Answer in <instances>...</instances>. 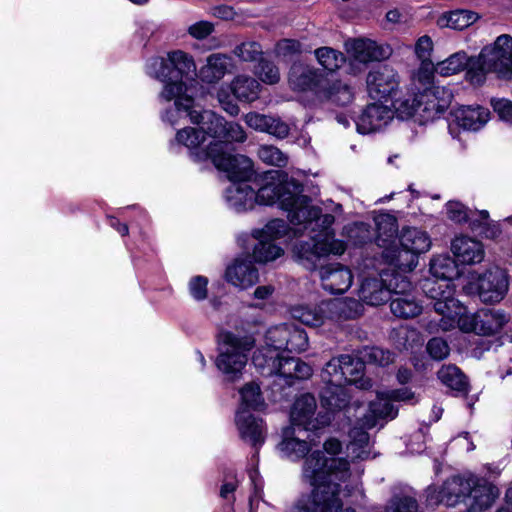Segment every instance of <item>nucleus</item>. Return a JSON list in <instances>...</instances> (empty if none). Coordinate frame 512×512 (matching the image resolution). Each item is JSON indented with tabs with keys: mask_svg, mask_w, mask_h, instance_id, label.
<instances>
[{
	"mask_svg": "<svg viewBox=\"0 0 512 512\" xmlns=\"http://www.w3.org/2000/svg\"><path fill=\"white\" fill-rule=\"evenodd\" d=\"M304 230L311 232L308 241H300L295 245V253L301 263L309 270H315L318 262L330 255H341L345 251L343 242L333 239L332 224L323 227L322 221L307 220L299 223Z\"/></svg>",
	"mask_w": 512,
	"mask_h": 512,
	"instance_id": "5",
	"label": "nucleus"
},
{
	"mask_svg": "<svg viewBox=\"0 0 512 512\" xmlns=\"http://www.w3.org/2000/svg\"><path fill=\"white\" fill-rule=\"evenodd\" d=\"M319 274L323 289L331 294H343L352 285L351 271L340 263L320 266Z\"/></svg>",
	"mask_w": 512,
	"mask_h": 512,
	"instance_id": "22",
	"label": "nucleus"
},
{
	"mask_svg": "<svg viewBox=\"0 0 512 512\" xmlns=\"http://www.w3.org/2000/svg\"><path fill=\"white\" fill-rule=\"evenodd\" d=\"M472 69L469 71L471 85L475 88L484 85L488 73L497 78L512 79V36L502 34L482 48L477 56H472Z\"/></svg>",
	"mask_w": 512,
	"mask_h": 512,
	"instance_id": "4",
	"label": "nucleus"
},
{
	"mask_svg": "<svg viewBox=\"0 0 512 512\" xmlns=\"http://www.w3.org/2000/svg\"><path fill=\"white\" fill-rule=\"evenodd\" d=\"M259 82L249 76H237L231 83L233 95L242 102H252L258 98Z\"/></svg>",
	"mask_w": 512,
	"mask_h": 512,
	"instance_id": "39",
	"label": "nucleus"
},
{
	"mask_svg": "<svg viewBox=\"0 0 512 512\" xmlns=\"http://www.w3.org/2000/svg\"><path fill=\"white\" fill-rule=\"evenodd\" d=\"M317 402L311 393L297 397L290 411L291 423L305 431L317 432L330 425V412H319L316 416Z\"/></svg>",
	"mask_w": 512,
	"mask_h": 512,
	"instance_id": "15",
	"label": "nucleus"
},
{
	"mask_svg": "<svg viewBox=\"0 0 512 512\" xmlns=\"http://www.w3.org/2000/svg\"><path fill=\"white\" fill-rule=\"evenodd\" d=\"M151 65L155 77L165 83L159 97L164 101L174 99L178 107L189 109L193 97L186 94L187 86L183 79L197 76L193 57L182 50H174L167 53V58H154Z\"/></svg>",
	"mask_w": 512,
	"mask_h": 512,
	"instance_id": "3",
	"label": "nucleus"
},
{
	"mask_svg": "<svg viewBox=\"0 0 512 512\" xmlns=\"http://www.w3.org/2000/svg\"><path fill=\"white\" fill-rule=\"evenodd\" d=\"M438 279L426 278L421 282V289L425 296L431 300L434 311L445 317L459 315L455 309L459 307V301L454 297L455 286L450 282L440 284Z\"/></svg>",
	"mask_w": 512,
	"mask_h": 512,
	"instance_id": "18",
	"label": "nucleus"
},
{
	"mask_svg": "<svg viewBox=\"0 0 512 512\" xmlns=\"http://www.w3.org/2000/svg\"><path fill=\"white\" fill-rule=\"evenodd\" d=\"M365 362L356 356L342 355V384H353L359 389L368 390L372 387V381L364 377Z\"/></svg>",
	"mask_w": 512,
	"mask_h": 512,
	"instance_id": "27",
	"label": "nucleus"
},
{
	"mask_svg": "<svg viewBox=\"0 0 512 512\" xmlns=\"http://www.w3.org/2000/svg\"><path fill=\"white\" fill-rule=\"evenodd\" d=\"M206 137L202 129L186 127L179 130L176 133V141L190 149V157L192 158V152L197 150H206V148H200V144L205 141Z\"/></svg>",
	"mask_w": 512,
	"mask_h": 512,
	"instance_id": "43",
	"label": "nucleus"
},
{
	"mask_svg": "<svg viewBox=\"0 0 512 512\" xmlns=\"http://www.w3.org/2000/svg\"><path fill=\"white\" fill-rule=\"evenodd\" d=\"M433 50V42L430 36H421L415 44V53L420 61L423 59H431V52Z\"/></svg>",
	"mask_w": 512,
	"mask_h": 512,
	"instance_id": "62",
	"label": "nucleus"
},
{
	"mask_svg": "<svg viewBox=\"0 0 512 512\" xmlns=\"http://www.w3.org/2000/svg\"><path fill=\"white\" fill-rule=\"evenodd\" d=\"M349 437L351 439L350 446L358 449L365 448L369 443V434L363 429L359 427H354L349 432Z\"/></svg>",
	"mask_w": 512,
	"mask_h": 512,
	"instance_id": "64",
	"label": "nucleus"
},
{
	"mask_svg": "<svg viewBox=\"0 0 512 512\" xmlns=\"http://www.w3.org/2000/svg\"><path fill=\"white\" fill-rule=\"evenodd\" d=\"M490 105L499 119L512 124V101L505 98H491Z\"/></svg>",
	"mask_w": 512,
	"mask_h": 512,
	"instance_id": "58",
	"label": "nucleus"
},
{
	"mask_svg": "<svg viewBox=\"0 0 512 512\" xmlns=\"http://www.w3.org/2000/svg\"><path fill=\"white\" fill-rule=\"evenodd\" d=\"M318 62L329 72L340 68L345 61L344 55L330 47H321L315 50Z\"/></svg>",
	"mask_w": 512,
	"mask_h": 512,
	"instance_id": "45",
	"label": "nucleus"
},
{
	"mask_svg": "<svg viewBox=\"0 0 512 512\" xmlns=\"http://www.w3.org/2000/svg\"><path fill=\"white\" fill-rule=\"evenodd\" d=\"M225 279L236 287L247 289L258 282L259 274L251 260L237 258L226 268Z\"/></svg>",
	"mask_w": 512,
	"mask_h": 512,
	"instance_id": "25",
	"label": "nucleus"
},
{
	"mask_svg": "<svg viewBox=\"0 0 512 512\" xmlns=\"http://www.w3.org/2000/svg\"><path fill=\"white\" fill-rule=\"evenodd\" d=\"M450 249L465 270L468 265L480 263L485 256L483 243L463 234L456 236L451 241Z\"/></svg>",
	"mask_w": 512,
	"mask_h": 512,
	"instance_id": "23",
	"label": "nucleus"
},
{
	"mask_svg": "<svg viewBox=\"0 0 512 512\" xmlns=\"http://www.w3.org/2000/svg\"><path fill=\"white\" fill-rule=\"evenodd\" d=\"M349 461L344 458L326 456L323 451H314L303 462L302 475L305 480H343L350 476Z\"/></svg>",
	"mask_w": 512,
	"mask_h": 512,
	"instance_id": "12",
	"label": "nucleus"
},
{
	"mask_svg": "<svg viewBox=\"0 0 512 512\" xmlns=\"http://www.w3.org/2000/svg\"><path fill=\"white\" fill-rule=\"evenodd\" d=\"M346 51L353 61L368 65L379 62L382 59L383 51L375 41L370 39H353L345 43Z\"/></svg>",
	"mask_w": 512,
	"mask_h": 512,
	"instance_id": "30",
	"label": "nucleus"
},
{
	"mask_svg": "<svg viewBox=\"0 0 512 512\" xmlns=\"http://www.w3.org/2000/svg\"><path fill=\"white\" fill-rule=\"evenodd\" d=\"M386 268V292L389 293L386 304L389 302L390 311L394 317L410 319L422 312L411 294L412 282L405 273Z\"/></svg>",
	"mask_w": 512,
	"mask_h": 512,
	"instance_id": "9",
	"label": "nucleus"
},
{
	"mask_svg": "<svg viewBox=\"0 0 512 512\" xmlns=\"http://www.w3.org/2000/svg\"><path fill=\"white\" fill-rule=\"evenodd\" d=\"M321 404L327 409L326 412L342 410L349 404V395L343 384L325 383L320 392Z\"/></svg>",
	"mask_w": 512,
	"mask_h": 512,
	"instance_id": "35",
	"label": "nucleus"
},
{
	"mask_svg": "<svg viewBox=\"0 0 512 512\" xmlns=\"http://www.w3.org/2000/svg\"><path fill=\"white\" fill-rule=\"evenodd\" d=\"M294 434L293 426L285 427L282 430V441L278 444V448L287 457L300 459L308 454L311 447L307 441L295 437Z\"/></svg>",
	"mask_w": 512,
	"mask_h": 512,
	"instance_id": "37",
	"label": "nucleus"
},
{
	"mask_svg": "<svg viewBox=\"0 0 512 512\" xmlns=\"http://www.w3.org/2000/svg\"><path fill=\"white\" fill-rule=\"evenodd\" d=\"M472 56L465 51H458L444 61L437 63V73L441 76H450L465 70V79L471 84L469 71L472 69Z\"/></svg>",
	"mask_w": 512,
	"mask_h": 512,
	"instance_id": "36",
	"label": "nucleus"
},
{
	"mask_svg": "<svg viewBox=\"0 0 512 512\" xmlns=\"http://www.w3.org/2000/svg\"><path fill=\"white\" fill-rule=\"evenodd\" d=\"M284 221L274 219L268 222L262 230H256L253 235L258 240L253 247V259L258 263H267L280 257L284 251L274 243L284 232Z\"/></svg>",
	"mask_w": 512,
	"mask_h": 512,
	"instance_id": "17",
	"label": "nucleus"
},
{
	"mask_svg": "<svg viewBox=\"0 0 512 512\" xmlns=\"http://www.w3.org/2000/svg\"><path fill=\"white\" fill-rule=\"evenodd\" d=\"M255 74L262 82L267 84H276L280 79L278 67L272 61L263 57L255 66Z\"/></svg>",
	"mask_w": 512,
	"mask_h": 512,
	"instance_id": "49",
	"label": "nucleus"
},
{
	"mask_svg": "<svg viewBox=\"0 0 512 512\" xmlns=\"http://www.w3.org/2000/svg\"><path fill=\"white\" fill-rule=\"evenodd\" d=\"M480 18V15L472 10L456 9L443 13L437 24L440 27H449L454 30H464Z\"/></svg>",
	"mask_w": 512,
	"mask_h": 512,
	"instance_id": "38",
	"label": "nucleus"
},
{
	"mask_svg": "<svg viewBox=\"0 0 512 512\" xmlns=\"http://www.w3.org/2000/svg\"><path fill=\"white\" fill-rule=\"evenodd\" d=\"M204 135L217 138L225 144V142H244L246 133L243 127L236 122H228L224 117L216 114L211 110L205 111L204 124L201 126Z\"/></svg>",
	"mask_w": 512,
	"mask_h": 512,
	"instance_id": "19",
	"label": "nucleus"
},
{
	"mask_svg": "<svg viewBox=\"0 0 512 512\" xmlns=\"http://www.w3.org/2000/svg\"><path fill=\"white\" fill-rule=\"evenodd\" d=\"M230 57L221 53H213L207 58V63L199 70L197 76L206 83H215L221 80L230 66Z\"/></svg>",
	"mask_w": 512,
	"mask_h": 512,
	"instance_id": "34",
	"label": "nucleus"
},
{
	"mask_svg": "<svg viewBox=\"0 0 512 512\" xmlns=\"http://www.w3.org/2000/svg\"><path fill=\"white\" fill-rule=\"evenodd\" d=\"M318 99L339 107H347L354 100V90L341 80L327 79Z\"/></svg>",
	"mask_w": 512,
	"mask_h": 512,
	"instance_id": "31",
	"label": "nucleus"
},
{
	"mask_svg": "<svg viewBox=\"0 0 512 512\" xmlns=\"http://www.w3.org/2000/svg\"><path fill=\"white\" fill-rule=\"evenodd\" d=\"M442 384L454 390L457 395L468 396L470 384L468 377L455 364L443 365L437 372Z\"/></svg>",
	"mask_w": 512,
	"mask_h": 512,
	"instance_id": "33",
	"label": "nucleus"
},
{
	"mask_svg": "<svg viewBox=\"0 0 512 512\" xmlns=\"http://www.w3.org/2000/svg\"><path fill=\"white\" fill-rule=\"evenodd\" d=\"M429 272L434 278L450 283L466 273L464 266L449 253L434 255L429 261Z\"/></svg>",
	"mask_w": 512,
	"mask_h": 512,
	"instance_id": "26",
	"label": "nucleus"
},
{
	"mask_svg": "<svg viewBox=\"0 0 512 512\" xmlns=\"http://www.w3.org/2000/svg\"><path fill=\"white\" fill-rule=\"evenodd\" d=\"M447 217L456 224H464L469 221L471 210L463 203L450 200L446 203Z\"/></svg>",
	"mask_w": 512,
	"mask_h": 512,
	"instance_id": "54",
	"label": "nucleus"
},
{
	"mask_svg": "<svg viewBox=\"0 0 512 512\" xmlns=\"http://www.w3.org/2000/svg\"><path fill=\"white\" fill-rule=\"evenodd\" d=\"M468 281L463 291L476 296L482 303L496 304L501 302L509 290V274L498 265H490L484 270H468Z\"/></svg>",
	"mask_w": 512,
	"mask_h": 512,
	"instance_id": "7",
	"label": "nucleus"
},
{
	"mask_svg": "<svg viewBox=\"0 0 512 512\" xmlns=\"http://www.w3.org/2000/svg\"><path fill=\"white\" fill-rule=\"evenodd\" d=\"M234 53L238 56L242 61L246 62H254L260 61L262 58L263 50L261 45L258 42H243L240 45L236 46L234 49Z\"/></svg>",
	"mask_w": 512,
	"mask_h": 512,
	"instance_id": "51",
	"label": "nucleus"
},
{
	"mask_svg": "<svg viewBox=\"0 0 512 512\" xmlns=\"http://www.w3.org/2000/svg\"><path fill=\"white\" fill-rule=\"evenodd\" d=\"M342 372V355L336 358H332L326 363L322 370V380L324 383H340L342 384V378L340 373Z\"/></svg>",
	"mask_w": 512,
	"mask_h": 512,
	"instance_id": "56",
	"label": "nucleus"
},
{
	"mask_svg": "<svg viewBox=\"0 0 512 512\" xmlns=\"http://www.w3.org/2000/svg\"><path fill=\"white\" fill-rule=\"evenodd\" d=\"M286 336V350L290 353H301L307 350L309 342L308 336L304 329L296 326L289 325L288 332H285Z\"/></svg>",
	"mask_w": 512,
	"mask_h": 512,
	"instance_id": "44",
	"label": "nucleus"
},
{
	"mask_svg": "<svg viewBox=\"0 0 512 512\" xmlns=\"http://www.w3.org/2000/svg\"><path fill=\"white\" fill-rule=\"evenodd\" d=\"M384 281L375 278H366L361 285V298L371 306H378L384 303Z\"/></svg>",
	"mask_w": 512,
	"mask_h": 512,
	"instance_id": "42",
	"label": "nucleus"
},
{
	"mask_svg": "<svg viewBox=\"0 0 512 512\" xmlns=\"http://www.w3.org/2000/svg\"><path fill=\"white\" fill-rule=\"evenodd\" d=\"M445 485L458 484V482H443ZM466 484L467 496L473 499L470 510L482 512L488 509L499 496V489L493 482H459L460 486Z\"/></svg>",
	"mask_w": 512,
	"mask_h": 512,
	"instance_id": "24",
	"label": "nucleus"
},
{
	"mask_svg": "<svg viewBox=\"0 0 512 512\" xmlns=\"http://www.w3.org/2000/svg\"><path fill=\"white\" fill-rule=\"evenodd\" d=\"M298 358L283 356L279 353L276 354V357H270L269 361H271V369L269 375L277 374L285 379L287 385L293 384V376L295 365Z\"/></svg>",
	"mask_w": 512,
	"mask_h": 512,
	"instance_id": "41",
	"label": "nucleus"
},
{
	"mask_svg": "<svg viewBox=\"0 0 512 512\" xmlns=\"http://www.w3.org/2000/svg\"><path fill=\"white\" fill-rule=\"evenodd\" d=\"M425 350L429 358L434 361H442L450 354V347L442 337H432L428 340Z\"/></svg>",
	"mask_w": 512,
	"mask_h": 512,
	"instance_id": "50",
	"label": "nucleus"
},
{
	"mask_svg": "<svg viewBox=\"0 0 512 512\" xmlns=\"http://www.w3.org/2000/svg\"><path fill=\"white\" fill-rule=\"evenodd\" d=\"M490 117V110L479 104H456L448 111L447 116H444L448 122L451 134H453L455 128H462L467 131H478L485 126Z\"/></svg>",
	"mask_w": 512,
	"mask_h": 512,
	"instance_id": "16",
	"label": "nucleus"
},
{
	"mask_svg": "<svg viewBox=\"0 0 512 512\" xmlns=\"http://www.w3.org/2000/svg\"><path fill=\"white\" fill-rule=\"evenodd\" d=\"M392 74H388V65H386V86L389 88L386 90V102L391 100V107L393 114L399 120H408L411 117H415V122L418 123L419 112L421 107L415 99L417 98L418 91L413 93V98L401 99L396 97V88L400 82V76L397 72L391 69Z\"/></svg>",
	"mask_w": 512,
	"mask_h": 512,
	"instance_id": "20",
	"label": "nucleus"
},
{
	"mask_svg": "<svg viewBox=\"0 0 512 512\" xmlns=\"http://www.w3.org/2000/svg\"><path fill=\"white\" fill-rule=\"evenodd\" d=\"M225 147L223 142H211L206 150L192 152V159L198 163L211 161L232 183L251 181L255 176L252 160L245 155L228 153Z\"/></svg>",
	"mask_w": 512,
	"mask_h": 512,
	"instance_id": "6",
	"label": "nucleus"
},
{
	"mask_svg": "<svg viewBox=\"0 0 512 512\" xmlns=\"http://www.w3.org/2000/svg\"><path fill=\"white\" fill-rule=\"evenodd\" d=\"M323 312L324 309L322 307L319 309L304 308L297 317L307 326L319 327L324 323L325 316Z\"/></svg>",
	"mask_w": 512,
	"mask_h": 512,
	"instance_id": "59",
	"label": "nucleus"
},
{
	"mask_svg": "<svg viewBox=\"0 0 512 512\" xmlns=\"http://www.w3.org/2000/svg\"><path fill=\"white\" fill-rule=\"evenodd\" d=\"M246 123L249 127L278 139H284L290 133L289 125L279 117L251 112L246 115Z\"/></svg>",
	"mask_w": 512,
	"mask_h": 512,
	"instance_id": "29",
	"label": "nucleus"
},
{
	"mask_svg": "<svg viewBox=\"0 0 512 512\" xmlns=\"http://www.w3.org/2000/svg\"><path fill=\"white\" fill-rule=\"evenodd\" d=\"M257 191V204L273 205L279 203L281 209L288 212V219L292 224H299L307 220L322 221L323 227L333 224L335 217L332 214H322V209L311 205V198L304 195L303 185L290 178L282 170H269L253 177Z\"/></svg>",
	"mask_w": 512,
	"mask_h": 512,
	"instance_id": "1",
	"label": "nucleus"
},
{
	"mask_svg": "<svg viewBox=\"0 0 512 512\" xmlns=\"http://www.w3.org/2000/svg\"><path fill=\"white\" fill-rule=\"evenodd\" d=\"M289 324H282L273 328H270L266 333L267 344L274 349V351L286 350V336L285 332H288Z\"/></svg>",
	"mask_w": 512,
	"mask_h": 512,
	"instance_id": "53",
	"label": "nucleus"
},
{
	"mask_svg": "<svg viewBox=\"0 0 512 512\" xmlns=\"http://www.w3.org/2000/svg\"><path fill=\"white\" fill-rule=\"evenodd\" d=\"M259 158L268 165L283 168L288 163V156L273 145H262L258 149Z\"/></svg>",
	"mask_w": 512,
	"mask_h": 512,
	"instance_id": "47",
	"label": "nucleus"
},
{
	"mask_svg": "<svg viewBox=\"0 0 512 512\" xmlns=\"http://www.w3.org/2000/svg\"><path fill=\"white\" fill-rule=\"evenodd\" d=\"M237 425L242 439L257 447L264 443L263 420L253 414L240 412L236 416Z\"/></svg>",
	"mask_w": 512,
	"mask_h": 512,
	"instance_id": "32",
	"label": "nucleus"
},
{
	"mask_svg": "<svg viewBox=\"0 0 512 512\" xmlns=\"http://www.w3.org/2000/svg\"><path fill=\"white\" fill-rule=\"evenodd\" d=\"M242 404L247 409L256 410L264 404L260 387L254 383L245 384L240 390Z\"/></svg>",
	"mask_w": 512,
	"mask_h": 512,
	"instance_id": "48",
	"label": "nucleus"
},
{
	"mask_svg": "<svg viewBox=\"0 0 512 512\" xmlns=\"http://www.w3.org/2000/svg\"><path fill=\"white\" fill-rule=\"evenodd\" d=\"M446 473L445 480H487L485 476L479 477L472 472L458 473L450 465L444 466L438 459H434V472L435 476L439 477L440 473Z\"/></svg>",
	"mask_w": 512,
	"mask_h": 512,
	"instance_id": "52",
	"label": "nucleus"
},
{
	"mask_svg": "<svg viewBox=\"0 0 512 512\" xmlns=\"http://www.w3.org/2000/svg\"><path fill=\"white\" fill-rule=\"evenodd\" d=\"M278 55L287 57L301 53V44L294 39H282L276 45Z\"/></svg>",
	"mask_w": 512,
	"mask_h": 512,
	"instance_id": "60",
	"label": "nucleus"
},
{
	"mask_svg": "<svg viewBox=\"0 0 512 512\" xmlns=\"http://www.w3.org/2000/svg\"><path fill=\"white\" fill-rule=\"evenodd\" d=\"M228 204L237 212L252 210L257 204L255 188L247 182L232 183L225 190Z\"/></svg>",
	"mask_w": 512,
	"mask_h": 512,
	"instance_id": "28",
	"label": "nucleus"
},
{
	"mask_svg": "<svg viewBox=\"0 0 512 512\" xmlns=\"http://www.w3.org/2000/svg\"><path fill=\"white\" fill-rule=\"evenodd\" d=\"M399 213L386 211V268L408 274L416 268L420 256L431 249L432 239L419 227L403 225L400 229Z\"/></svg>",
	"mask_w": 512,
	"mask_h": 512,
	"instance_id": "2",
	"label": "nucleus"
},
{
	"mask_svg": "<svg viewBox=\"0 0 512 512\" xmlns=\"http://www.w3.org/2000/svg\"><path fill=\"white\" fill-rule=\"evenodd\" d=\"M310 495L302 496L289 512H340L339 482H316Z\"/></svg>",
	"mask_w": 512,
	"mask_h": 512,
	"instance_id": "11",
	"label": "nucleus"
},
{
	"mask_svg": "<svg viewBox=\"0 0 512 512\" xmlns=\"http://www.w3.org/2000/svg\"><path fill=\"white\" fill-rule=\"evenodd\" d=\"M459 311L458 327L462 332L491 336L498 333L508 322L506 315L492 308H482L475 313H468L466 308Z\"/></svg>",
	"mask_w": 512,
	"mask_h": 512,
	"instance_id": "14",
	"label": "nucleus"
},
{
	"mask_svg": "<svg viewBox=\"0 0 512 512\" xmlns=\"http://www.w3.org/2000/svg\"><path fill=\"white\" fill-rule=\"evenodd\" d=\"M349 240L354 246H363L372 242L375 231L371 225L364 222H356L347 229Z\"/></svg>",
	"mask_w": 512,
	"mask_h": 512,
	"instance_id": "46",
	"label": "nucleus"
},
{
	"mask_svg": "<svg viewBox=\"0 0 512 512\" xmlns=\"http://www.w3.org/2000/svg\"><path fill=\"white\" fill-rule=\"evenodd\" d=\"M252 347L248 338L226 331L219 335V354L215 365L229 382L241 378L242 371L247 364V351Z\"/></svg>",
	"mask_w": 512,
	"mask_h": 512,
	"instance_id": "8",
	"label": "nucleus"
},
{
	"mask_svg": "<svg viewBox=\"0 0 512 512\" xmlns=\"http://www.w3.org/2000/svg\"><path fill=\"white\" fill-rule=\"evenodd\" d=\"M214 31V25L208 21H199L188 28V33L195 39L203 40Z\"/></svg>",
	"mask_w": 512,
	"mask_h": 512,
	"instance_id": "61",
	"label": "nucleus"
},
{
	"mask_svg": "<svg viewBox=\"0 0 512 512\" xmlns=\"http://www.w3.org/2000/svg\"><path fill=\"white\" fill-rule=\"evenodd\" d=\"M327 76L314 67L293 65L289 72V83L294 90L312 91L319 98Z\"/></svg>",
	"mask_w": 512,
	"mask_h": 512,
	"instance_id": "21",
	"label": "nucleus"
},
{
	"mask_svg": "<svg viewBox=\"0 0 512 512\" xmlns=\"http://www.w3.org/2000/svg\"><path fill=\"white\" fill-rule=\"evenodd\" d=\"M366 83L368 95L374 102L367 105L357 121V130L361 134L379 131L384 125V74L380 70H372Z\"/></svg>",
	"mask_w": 512,
	"mask_h": 512,
	"instance_id": "10",
	"label": "nucleus"
},
{
	"mask_svg": "<svg viewBox=\"0 0 512 512\" xmlns=\"http://www.w3.org/2000/svg\"><path fill=\"white\" fill-rule=\"evenodd\" d=\"M435 72H437V65L435 66L431 59H423L417 70V73L414 76V79H416L418 83L423 86V88L430 87L434 85Z\"/></svg>",
	"mask_w": 512,
	"mask_h": 512,
	"instance_id": "55",
	"label": "nucleus"
},
{
	"mask_svg": "<svg viewBox=\"0 0 512 512\" xmlns=\"http://www.w3.org/2000/svg\"><path fill=\"white\" fill-rule=\"evenodd\" d=\"M208 278L205 276L197 275L190 279L189 281V292L190 295L196 301H203L208 296Z\"/></svg>",
	"mask_w": 512,
	"mask_h": 512,
	"instance_id": "57",
	"label": "nucleus"
},
{
	"mask_svg": "<svg viewBox=\"0 0 512 512\" xmlns=\"http://www.w3.org/2000/svg\"><path fill=\"white\" fill-rule=\"evenodd\" d=\"M417 90L418 95L415 101L421 107L418 117L419 125H426L442 116H447V110L452 108L451 103L454 98L450 89L432 85L422 89L417 88Z\"/></svg>",
	"mask_w": 512,
	"mask_h": 512,
	"instance_id": "13",
	"label": "nucleus"
},
{
	"mask_svg": "<svg viewBox=\"0 0 512 512\" xmlns=\"http://www.w3.org/2000/svg\"><path fill=\"white\" fill-rule=\"evenodd\" d=\"M389 340L396 350L402 352L407 349L408 330L405 328H393L389 333Z\"/></svg>",
	"mask_w": 512,
	"mask_h": 512,
	"instance_id": "63",
	"label": "nucleus"
},
{
	"mask_svg": "<svg viewBox=\"0 0 512 512\" xmlns=\"http://www.w3.org/2000/svg\"><path fill=\"white\" fill-rule=\"evenodd\" d=\"M327 311L335 313L339 318L348 320L356 319L363 313V305L354 298L344 300H331L324 304Z\"/></svg>",
	"mask_w": 512,
	"mask_h": 512,
	"instance_id": "40",
	"label": "nucleus"
}]
</instances>
